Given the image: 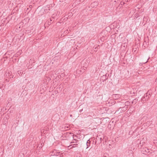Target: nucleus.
Returning <instances> with one entry per match:
<instances>
[{
    "mask_svg": "<svg viewBox=\"0 0 157 157\" xmlns=\"http://www.w3.org/2000/svg\"><path fill=\"white\" fill-rule=\"evenodd\" d=\"M151 97L150 94L147 93L144 94V96L141 99V101L142 103H145L146 100H147Z\"/></svg>",
    "mask_w": 157,
    "mask_h": 157,
    "instance_id": "f257e3e1",
    "label": "nucleus"
},
{
    "mask_svg": "<svg viewBox=\"0 0 157 157\" xmlns=\"http://www.w3.org/2000/svg\"><path fill=\"white\" fill-rule=\"evenodd\" d=\"M141 152L143 154L145 155H147L148 153H151L150 152L149 150L147 147H143L142 148Z\"/></svg>",
    "mask_w": 157,
    "mask_h": 157,
    "instance_id": "f03ea898",
    "label": "nucleus"
},
{
    "mask_svg": "<svg viewBox=\"0 0 157 157\" xmlns=\"http://www.w3.org/2000/svg\"><path fill=\"white\" fill-rule=\"evenodd\" d=\"M5 76L6 78H8L9 79L13 77V75H12V72L10 71H8L6 72L5 75Z\"/></svg>",
    "mask_w": 157,
    "mask_h": 157,
    "instance_id": "7ed1b4c3",
    "label": "nucleus"
},
{
    "mask_svg": "<svg viewBox=\"0 0 157 157\" xmlns=\"http://www.w3.org/2000/svg\"><path fill=\"white\" fill-rule=\"evenodd\" d=\"M94 5L95 6H97L98 5V3L97 2H95L92 3L91 4V7H94Z\"/></svg>",
    "mask_w": 157,
    "mask_h": 157,
    "instance_id": "20e7f679",
    "label": "nucleus"
},
{
    "mask_svg": "<svg viewBox=\"0 0 157 157\" xmlns=\"http://www.w3.org/2000/svg\"><path fill=\"white\" fill-rule=\"evenodd\" d=\"M90 142H91V141L90 140H89L87 141L86 143V145L87 146V147H86V149L87 148L89 147L90 146Z\"/></svg>",
    "mask_w": 157,
    "mask_h": 157,
    "instance_id": "39448f33",
    "label": "nucleus"
},
{
    "mask_svg": "<svg viewBox=\"0 0 157 157\" xmlns=\"http://www.w3.org/2000/svg\"><path fill=\"white\" fill-rule=\"evenodd\" d=\"M77 144H72L71 145H70L68 147V148H71L73 147H75V146H76V145H77Z\"/></svg>",
    "mask_w": 157,
    "mask_h": 157,
    "instance_id": "423d86ee",
    "label": "nucleus"
},
{
    "mask_svg": "<svg viewBox=\"0 0 157 157\" xmlns=\"http://www.w3.org/2000/svg\"><path fill=\"white\" fill-rule=\"evenodd\" d=\"M130 104V102L129 101H127L125 103V105L126 106H128Z\"/></svg>",
    "mask_w": 157,
    "mask_h": 157,
    "instance_id": "0eeeda50",
    "label": "nucleus"
},
{
    "mask_svg": "<svg viewBox=\"0 0 157 157\" xmlns=\"http://www.w3.org/2000/svg\"><path fill=\"white\" fill-rule=\"evenodd\" d=\"M138 99H134L132 102V104H135L137 101Z\"/></svg>",
    "mask_w": 157,
    "mask_h": 157,
    "instance_id": "6e6552de",
    "label": "nucleus"
},
{
    "mask_svg": "<svg viewBox=\"0 0 157 157\" xmlns=\"http://www.w3.org/2000/svg\"><path fill=\"white\" fill-rule=\"evenodd\" d=\"M18 74L19 75H20V74H21V72L20 71H17Z\"/></svg>",
    "mask_w": 157,
    "mask_h": 157,
    "instance_id": "1a4fd4ad",
    "label": "nucleus"
},
{
    "mask_svg": "<svg viewBox=\"0 0 157 157\" xmlns=\"http://www.w3.org/2000/svg\"><path fill=\"white\" fill-rule=\"evenodd\" d=\"M53 17H52V18H50V20L51 21H53Z\"/></svg>",
    "mask_w": 157,
    "mask_h": 157,
    "instance_id": "9d476101",
    "label": "nucleus"
},
{
    "mask_svg": "<svg viewBox=\"0 0 157 157\" xmlns=\"http://www.w3.org/2000/svg\"><path fill=\"white\" fill-rule=\"evenodd\" d=\"M29 7L30 8H31L32 7V5H30Z\"/></svg>",
    "mask_w": 157,
    "mask_h": 157,
    "instance_id": "9b49d317",
    "label": "nucleus"
},
{
    "mask_svg": "<svg viewBox=\"0 0 157 157\" xmlns=\"http://www.w3.org/2000/svg\"><path fill=\"white\" fill-rule=\"evenodd\" d=\"M148 59H149V58L147 59V60L146 61H145V62H144V63H146L147 62V61L148 60Z\"/></svg>",
    "mask_w": 157,
    "mask_h": 157,
    "instance_id": "f8f14e48",
    "label": "nucleus"
},
{
    "mask_svg": "<svg viewBox=\"0 0 157 157\" xmlns=\"http://www.w3.org/2000/svg\"><path fill=\"white\" fill-rule=\"evenodd\" d=\"M103 157H108V156H107L105 155H104Z\"/></svg>",
    "mask_w": 157,
    "mask_h": 157,
    "instance_id": "ddd939ff",
    "label": "nucleus"
},
{
    "mask_svg": "<svg viewBox=\"0 0 157 157\" xmlns=\"http://www.w3.org/2000/svg\"><path fill=\"white\" fill-rule=\"evenodd\" d=\"M4 110V109H3H3H2L1 112H2V111H3Z\"/></svg>",
    "mask_w": 157,
    "mask_h": 157,
    "instance_id": "4468645a",
    "label": "nucleus"
},
{
    "mask_svg": "<svg viewBox=\"0 0 157 157\" xmlns=\"http://www.w3.org/2000/svg\"><path fill=\"white\" fill-rule=\"evenodd\" d=\"M67 16H65V18H67V19L68 18V17H67Z\"/></svg>",
    "mask_w": 157,
    "mask_h": 157,
    "instance_id": "2eb2a0df",
    "label": "nucleus"
},
{
    "mask_svg": "<svg viewBox=\"0 0 157 157\" xmlns=\"http://www.w3.org/2000/svg\"><path fill=\"white\" fill-rule=\"evenodd\" d=\"M1 93L0 92V98H1Z\"/></svg>",
    "mask_w": 157,
    "mask_h": 157,
    "instance_id": "dca6fc26",
    "label": "nucleus"
},
{
    "mask_svg": "<svg viewBox=\"0 0 157 157\" xmlns=\"http://www.w3.org/2000/svg\"><path fill=\"white\" fill-rule=\"evenodd\" d=\"M138 14H136V16H138Z\"/></svg>",
    "mask_w": 157,
    "mask_h": 157,
    "instance_id": "f3484780",
    "label": "nucleus"
},
{
    "mask_svg": "<svg viewBox=\"0 0 157 157\" xmlns=\"http://www.w3.org/2000/svg\"><path fill=\"white\" fill-rule=\"evenodd\" d=\"M66 31H68V29H67ZM66 33H67V32H66Z\"/></svg>",
    "mask_w": 157,
    "mask_h": 157,
    "instance_id": "a211bd4d",
    "label": "nucleus"
},
{
    "mask_svg": "<svg viewBox=\"0 0 157 157\" xmlns=\"http://www.w3.org/2000/svg\"><path fill=\"white\" fill-rule=\"evenodd\" d=\"M100 140L101 141V138H100Z\"/></svg>",
    "mask_w": 157,
    "mask_h": 157,
    "instance_id": "6ab92c4d",
    "label": "nucleus"
},
{
    "mask_svg": "<svg viewBox=\"0 0 157 157\" xmlns=\"http://www.w3.org/2000/svg\"><path fill=\"white\" fill-rule=\"evenodd\" d=\"M101 142V141L100 140V143ZM99 143H100V142H99Z\"/></svg>",
    "mask_w": 157,
    "mask_h": 157,
    "instance_id": "aec40b11",
    "label": "nucleus"
},
{
    "mask_svg": "<svg viewBox=\"0 0 157 157\" xmlns=\"http://www.w3.org/2000/svg\"><path fill=\"white\" fill-rule=\"evenodd\" d=\"M72 116V115H70V116Z\"/></svg>",
    "mask_w": 157,
    "mask_h": 157,
    "instance_id": "412c9836",
    "label": "nucleus"
},
{
    "mask_svg": "<svg viewBox=\"0 0 157 157\" xmlns=\"http://www.w3.org/2000/svg\"><path fill=\"white\" fill-rule=\"evenodd\" d=\"M7 79H6V80H7Z\"/></svg>",
    "mask_w": 157,
    "mask_h": 157,
    "instance_id": "4be33fe9",
    "label": "nucleus"
}]
</instances>
